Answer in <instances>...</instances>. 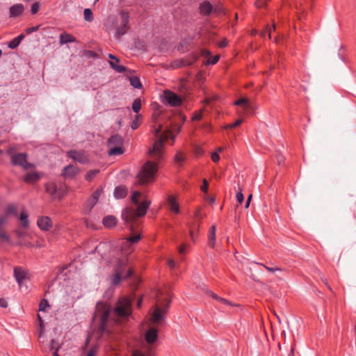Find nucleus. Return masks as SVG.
Here are the masks:
<instances>
[{"label":"nucleus","mask_w":356,"mask_h":356,"mask_svg":"<svg viewBox=\"0 0 356 356\" xmlns=\"http://www.w3.org/2000/svg\"><path fill=\"white\" fill-rule=\"evenodd\" d=\"M163 125L159 124L158 127L154 131L156 140L152 148L149 149V155L153 161H148L143 165L140 171L138 172V183L140 185H144L154 181L156 174L158 170V165L156 161H159L163 155L164 143L168 138L175 140V136L172 135V131L175 130L179 133L181 130L180 126L175 128H168L163 133Z\"/></svg>","instance_id":"f257e3e1"},{"label":"nucleus","mask_w":356,"mask_h":356,"mask_svg":"<svg viewBox=\"0 0 356 356\" xmlns=\"http://www.w3.org/2000/svg\"><path fill=\"white\" fill-rule=\"evenodd\" d=\"M140 196L141 193L140 192L134 191L131 196V200L137 206L136 209L127 207L122 211V219L126 223L133 222L138 218L145 215L151 202L148 200H143L141 203H139L138 198Z\"/></svg>","instance_id":"f03ea898"},{"label":"nucleus","mask_w":356,"mask_h":356,"mask_svg":"<svg viewBox=\"0 0 356 356\" xmlns=\"http://www.w3.org/2000/svg\"><path fill=\"white\" fill-rule=\"evenodd\" d=\"M114 263V273L111 280V285L117 286L122 280L131 277L133 270L128 266V259L127 257L116 259Z\"/></svg>","instance_id":"7ed1b4c3"},{"label":"nucleus","mask_w":356,"mask_h":356,"mask_svg":"<svg viewBox=\"0 0 356 356\" xmlns=\"http://www.w3.org/2000/svg\"><path fill=\"white\" fill-rule=\"evenodd\" d=\"M157 302L154 311L150 318L151 322L156 325L164 321L163 314L167 312L170 305V295L167 294L163 298V294L157 295Z\"/></svg>","instance_id":"20e7f679"},{"label":"nucleus","mask_w":356,"mask_h":356,"mask_svg":"<svg viewBox=\"0 0 356 356\" xmlns=\"http://www.w3.org/2000/svg\"><path fill=\"white\" fill-rule=\"evenodd\" d=\"M111 308L109 305L99 302L96 306V311L94 316V322L97 323L101 332L106 331V323L111 312Z\"/></svg>","instance_id":"39448f33"},{"label":"nucleus","mask_w":356,"mask_h":356,"mask_svg":"<svg viewBox=\"0 0 356 356\" xmlns=\"http://www.w3.org/2000/svg\"><path fill=\"white\" fill-rule=\"evenodd\" d=\"M129 13L125 11L120 12L118 17L113 19V24L115 29V35L118 38L123 35L129 29Z\"/></svg>","instance_id":"423d86ee"},{"label":"nucleus","mask_w":356,"mask_h":356,"mask_svg":"<svg viewBox=\"0 0 356 356\" xmlns=\"http://www.w3.org/2000/svg\"><path fill=\"white\" fill-rule=\"evenodd\" d=\"M114 312L118 317H128L131 314V300L127 298H120L116 304Z\"/></svg>","instance_id":"0eeeda50"},{"label":"nucleus","mask_w":356,"mask_h":356,"mask_svg":"<svg viewBox=\"0 0 356 356\" xmlns=\"http://www.w3.org/2000/svg\"><path fill=\"white\" fill-rule=\"evenodd\" d=\"M14 277L19 285V288L22 291H28L27 281L30 279V274L28 270L22 267H15L13 272Z\"/></svg>","instance_id":"6e6552de"},{"label":"nucleus","mask_w":356,"mask_h":356,"mask_svg":"<svg viewBox=\"0 0 356 356\" xmlns=\"http://www.w3.org/2000/svg\"><path fill=\"white\" fill-rule=\"evenodd\" d=\"M123 144V139L120 135L112 136L108 141V146L110 149L108 151L109 155H120L123 153L122 145Z\"/></svg>","instance_id":"1a4fd4ad"},{"label":"nucleus","mask_w":356,"mask_h":356,"mask_svg":"<svg viewBox=\"0 0 356 356\" xmlns=\"http://www.w3.org/2000/svg\"><path fill=\"white\" fill-rule=\"evenodd\" d=\"M102 193V189H97L92 195L88 200V201L85 203L83 209V212L85 214L88 213L93 207L97 204L99 197Z\"/></svg>","instance_id":"9d476101"},{"label":"nucleus","mask_w":356,"mask_h":356,"mask_svg":"<svg viewBox=\"0 0 356 356\" xmlns=\"http://www.w3.org/2000/svg\"><path fill=\"white\" fill-rule=\"evenodd\" d=\"M12 163L16 165H21L24 169L30 168L32 165L27 162L26 154L24 153L15 154L12 156Z\"/></svg>","instance_id":"9b49d317"},{"label":"nucleus","mask_w":356,"mask_h":356,"mask_svg":"<svg viewBox=\"0 0 356 356\" xmlns=\"http://www.w3.org/2000/svg\"><path fill=\"white\" fill-rule=\"evenodd\" d=\"M165 99L172 106H179L182 102L180 97L170 90L165 92Z\"/></svg>","instance_id":"f8f14e48"},{"label":"nucleus","mask_w":356,"mask_h":356,"mask_svg":"<svg viewBox=\"0 0 356 356\" xmlns=\"http://www.w3.org/2000/svg\"><path fill=\"white\" fill-rule=\"evenodd\" d=\"M234 105L241 106L245 113H249L254 110L253 104L248 98L242 97L238 99L234 102Z\"/></svg>","instance_id":"ddd939ff"},{"label":"nucleus","mask_w":356,"mask_h":356,"mask_svg":"<svg viewBox=\"0 0 356 356\" xmlns=\"http://www.w3.org/2000/svg\"><path fill=\"white\" fill-rule=\"evenodd\" d=\"M158 339V330L155 327H150L147 330L145 334V341L148 344H152L156 341Z\"/></svg>","instance_id":"4468645a"},{"label":"nucleus","mask_w":356,"mask_h":356,"mask_svg":"<svg viewBox=\"0 0 356 356\" xmlns=\"http://www.w3.org/2000/svg\"><path fill=\"white\" fill-rule=\"evenodd\" d=\"M67 155L69 157L81 163H85L88 161L87 157L86 156L85 154L82 152L71 150L67 152Z\"/></svg>","instance_id":"2eb2a0df"},{"label":"nucleus","mask_w":356,"mask_h":356,"mask_svg":"<svg viewBox=\"0 0 356 356\" xmlns=\"http://www.w3.org/2000/svg\"><path fill=\"white\" fill-rule=\"evenodd\" d=\"M37 224L38 227L44 231H48L52 227V222L50 218L47 216H43L38 220Z\"/></svg>","instance_id":"dca6fc26"},{"label":"nucleus","mask_w":356,"mask_h":356,"mask_svg":"<svg viewBox=\"0 0 356 356\" xmlns=\"http://www.w3.org/2000/svg\"><path fill=\"white\" fill-rule=\"evenodd\" d=\"M213 6L209 1H205L200 6V13L203 15H209L213 13Z\"/></svg>","instance_id":"f3484780"},{"label":"nucleus","mask_w":356,"mask_h":356,"mask_svg":"<svg viewBox=\"0 0 356 356\" xmlns=\"http://www.w3.org/2000/svg\"><path fill=\"white\" fill-rule=\"evenodd\" d=\"M78 172V169L73 165H69L64 168L62 175L65 177L72 178Z\"/></svg>","instance_id":"a211bd4d"},{"label":"nucleus","mask_w":356,"mask_h":356,"mask_svg":"<svg viewBox=\"0 0 356 356\" xmlns=\"http://www.w3.org/2000/svg\"><path fill=\"white\" fill-rule=\"evenodd\" d=\"M24 10V7L22 3H17L10 8V17H15L20 15Z\"/></svg>","instance_id":"6ab92c4d"},{"label":"nucleus","mask_w":356,"mask_h":356,"mask_svg":"<svg viewBox=\"0 0 356 356\" xmlns=\"http://www.w3.org/2000/svg\"><path fill=\"white\" fill-rule=\"evenodd\" d=\"M40 179V175L36 172H28L24 177V180L26 183L33 184Z\"/></svg>","instance_id":"aec40b11"},{"label":"nucleus","mask_w":356,"mask_h":356,"mask_svg":"<svg viewBox=\"0 0 356 356\" xmlns=\"http://www.w3.org/2000/svg\"><path fill=\"white\" fill-rule=\"evenodd\" d=\"M168 204L170 210L172 212L175 213H178L179 212V206L177 202L175 197H174L173 195L168 196Z\"/></svg>","instance_id":"412c9836"},{"label":"nucleus","mask_w":356,"mask_h":356,"mask_svg":"<svg viewBox=\"0 0 356 356\" xmlns=\"http://www.w3.org/2000/svg\"><path fill=\"white\" fill-rule=\"evenodd\" d=\"M103 225L107 228H112L117 224V218L113 216H107L103 219Z\"/></svg>","instance_id":"4be33fe9"},{"label":"nucleus","mask_w":356,"mask_h":356,"mask_svg":"<svg viewBox=\"0 0 356 356\" xmlns=\"http://www.w3.org/2000/svg\"><path fill=\"white\" fill-rule=\"evenodd\" d=\"M216 226L213 225L210 228L208 234V244L212 248H214L216 243Z\"/></svg>","instance_id":"5701e85b"},{"label":"nucleus","mask_w":356,"mask_h":356,"mask_svg":"<svg viewBox=\"0 0 356 356\" xmlns=\"http://www.w3.org/2000/svg\"><path fill=\"white\" fill-rule=\"evenodd\" d=\"M127 195V189L125 186H119L115 188L114 196L117 199H122Z\"/></svg>","instance_id":"b1692460"},{"label":"nucleus","mask_w":356,"mask_h":356,"mask_svg":"<svg viewBox=\"0 0 356 356\" xmlns=\"http://www.w3.org/2000/svg\"><path fill=\"white\" fill-rule=\"evenodd\" d=\"M76 39L72 35L67 33H63L60 35V43L61 44H66L67 42H75Z\"/></svg>","instance_id":"393cba45"},{"label":"nucleus","mask_w":356,"mask_h":356,"mask_svg":"<svg viewBox=\"0 0 356 356\" xmlns=\"http://www.w3.org/2000/svg\"><path fill=\"white\" fill-rule=\"evenodd\" d=\"M186 160L185 154L181 152L178 151L175 156V162L178 165H182L184 161Z\"/></svg>","instance_id":"a878e982"},{"label":"nucleus","mask_w":356,"mask_h":356,"mask_svg":"<svg viewBox=\"0 0 356 356\" xmlns=\"http://www.w3.org/2000/svg\"><path fill=\"white\" fill-rule=\"evenodd\" d=\"M142 118H143V116L140 114H137L135 116V118L132 121L131 124V127L132 129L134 130V129H136L138 128V127L140 126V124L141 123Z\"/></svg>","instance_id":"bb28decb"},{"label":"nucleus","mask_w":356,"mask_h":356,"mask_svg":"<svg viewBox=\"0 0 356 356\" xmlns=\"http://www.w3.org/2000/svg\"><path fill=\"white\" fill-rule=\"evenodd\" d=\"M0 242L8 244L12 243L10 236L3 229H0Z\"/></svg>","instance_id":"cd10ccee"},{"label":"nucleus","mask_w":356,"mask_h":356,"mask_svg":"<svg viewBox=\"0 0 356 356\" xmlns=\"http://www.w3.org/2000/svg\"><path fill=\"white\" fill-rule=\"evenodd\" d=\"M129 229L134 232V226L131 225ZM140 239V235L139 234L132 233V235L129 238L128 241L131 243H137Z\"/></svg>","instance_id":"c85d7f7f"},{"label":"nucleus","mask_w":356,"mask_h":356,"mask_svg":"<svg viewBox=\"0 0 356 356\" xmlns=\"http://www.w3.org/2000/svg\"><path fill=\"white\" fill-rule=\"evenodd\" d=\"M109 63L111 67L118 72H124L126 70L125 67L118 65L119 63H115V60H111Z\"/></svg>","instance_id":"c756f323"},{"label":"nucleus","mask_w":356,"mask_h":356,"mask_svg":"<svg viewBox=\"0 0 356 356\" xmlns=\"http://www.w3.org/2000/svg\"><path fill=\"white\" fill-rule=\"evenodd\" d=\"M46 191L51 195L56 193L57 187L54 183H49L46 185Z\"/></svg>","instance_id":"7c9ffc66"},{"label":"nucleus","mask_w":356,"mask_h":356,"mask_svg":"<svg viewBox=\"0 0 356 356\" xmlns=\"http://www.w3.org/2000/svg\"><path fill=\"white\" fill-rule=\"evenodd\" d=\"M19 220L21 221L22 225L24 227H29L28 214L26 212H22L20 214Z\"/></svg>","instance_id":"2f4dec72"},{"label":"nucleus","mask_w":356,"mask_h":356,"mask_svg":"<svg viewBox=\"0 0 356 356\" xmlns=\"http://www.w3.org/2000/svg\"><path fill=\"white\" fill-rule=\"evenodd\" d=\"M140 108L141 100L139 98L136 99L132 104V109L135 113H138L140 111Z\"/></svg>","instance_id":"473e14b6"},{"label":"nucleus","mask_w":356,"mask_h":356,"mask_svg":"<svg viewBox=\"0 0 356 356\" xmlns=\"http://www.w3.org/2000/svg\"><path fill=\"white\" fill-rule=\"evenodd\" d=\"M275 24H273L272 27H268V26H266L265 30H264L263 31H261L260 33V35H261V37H264L266 34H268L269 38H270L271 33L273 31H275Z\"/></svg>","instance_id":"72a5a7b5"},{"label":"nucleus","mask_w":356,"mask_h":356,"mask_svg":"<svg viewBox=\"0 0 356 356\" xmlns=\"http://www.w3.org/2000/svg\"><path fill=\"white\" fill-rule=\"evenodd\" d=\"M131 85L136 88H140L142 85L140 79L137 76H132L130 78Z\"/></svg>","instance_id":"f704fd0d"},{"label":"nucleus","mask_w":356,"mask_h":356,"mask_svg":"<svg viewBox=\"0 0 356 356\" xmlns=\"http://www.w3.org/2000/svg\"><path fill=\"white\" fill-rule=\"evenodd\" d=\"M84 19L87 22H91L93 19V15L90 8H86L83 11Z\"/></svg>","instance_id":"c9c22d12"},{"label":"nucleus","mask_w":356,"mask_h":356,"mask_svg":"<svg viewBox=\"0 0 356 356\" xmlns=\"http://www.w3.org/2000/svg\"><path fill=\"white\" fill-rule=\"evenodd\" d=\"M99 172V170H97V169H95V170H92L90 171H89L86 175V180L90 181L92 180V179Z\"/></svg>","instance_id":"e433bc0d"},{"label":"nucleus","mask_w":356,"mask_h":356,"mask_svg":"<svg viewBox=\"0 0 356 356\" xmlns=\"http://www.w3.org/2000/svg\"><path fill=\"white\" fill-rule=\"evenodd\" d=\"M238 191L237 192V193L236 195V197L237 202L239 204H241L244 200V196L242 193L243 188L239 186V184H238Z\"/></svg>","instance_id":"4c0bfd02"},{"label":"nucleus","mask_w":356,"mask_h":356,"mask_svg":"<svg viewBox=\"0 0 356 356\" xmlns=\"http://www.w3.org/2000/svg\"><path fill=\"white\" fill-rule=\"evenodd\" d=\"M6 216H17L16 207L13 205L8 206L6 211Z\"/></svg>","instance_id":"58836bf2"},{"label":"nucleus","mask_w":356,"mask_h":356,"mask_svg":"<svg viewBox=\"0 0 356 356\" xmlns=\"http://www.w3.org/2000/svg\"><path fill=\"white\" fill-rule=\"evenodd\" d=\"M224 12V8L220 3H218L213 6V13L220 15Z\"/></svg>","instance_id":"ea45409f"},{"label":"nucleus","mask_w":356,"mask_h":356,"mask_svg":"<svg viewBox=\"0 0 356 356\" xmlns=\"http://www.w3.org/2000/svg\"><path fill=\"white\" fill-rule=\"evenodd\" d=\"M210 293H211V297L213 298L216 299V300L220 301L222 303L225 304V305H230V303H229V302L228 300L219 297L218 296H217L216 294H215V293H213L212 292H210Z\"/></svg>","instance_id":"a19ab883"},{"label":"nucleus","mask_w":356,"mask_h":356,"mask_svg":"<svg viewBox=\"0 0 356 356\" xmlns=\"http://www.w3.org/2000/svg\"><path fill=\"white\" fill-rule=\"evenodd\" d=\"M243 122V120L238 119L234 123L225 126V129H232L241 125Z\"/></svg>","instance_id":"79ce46f5"},{"label":"nucleus","mask_w":356,"mask_h":356,"mask_svg":"<svg viewBox=\"0 0 356 356\" xmlns=\"http://www.w3.org/2000/svg\"><path fill=\"white\" fill-rule=\"evenodd\" d=\"M19 43L15 38H14L12 41H10L8 44V47L10 49H15L19 46Z\"/></svg>","instance_id":"37998d69"},{"label":"nucleus","mask_w":356,"mask_h":356,"mask_svg":"<svg viewBox=\"0 0 356 356\" xmlns=\"http://www.w3.org/2000/svg\"><path fill=\"white\" fill-rule=\"evenodd\" d=\"M49 303L47 302V300H42L41 302H40V311H44L45 310V308L47 307H49Z\"/></svg>","instance_id":"c03bdc74"},{"label":"nucleus","mask_w":356,"mask_h":356,"mask_svg":"<svg viewBox=\"0 0 356 356\" xmlns=\"http://www.w3.org/2000/svg\"><path fill=\"white\" fill-rule=\"evenodd\" d=\"M261 266H263L269 272H271V273H274L275 271H281L282 269L280 268H270V267H268L264 264H261Z\"/></svg>","instance_id":"a18cd8bd"},{"label":"nucleus","mask_w":356,"mask_h":356,"mask_svg":"<svg viewBox=\"0 0 356 356\" xmlns=\"http://www.w3.org/2000/svg\"><path fill=\"white\" fill-rule=\"evenodd\" d=\"M39 8H40V5L38 3H34L32 6H31V13L32 14H35L38 10H39Z\"/></svg>","instance_id":"49530a36"},{"label":"nucleus","mask_w":356,"mask_h":356,"mask_svg":"<svg viewBox=\"0 0 356 356\" xmlns=\"http://www.w3.org/2000/svg\"><path fill=\"white\" fill-rule=\"evenodd\" d=\"M219 56H216L214 57H210L208 60V63L209 64H216L219 60Z\"/></svg>","instance_id":"de8ad7c7"},{"label":"nucleus","mask_w":356,"mask_h":356,"mask_svg":"<svg viewBox=\"0 0 356 356\" xmlns=\"http://www.w3.org/2000/svg\"><path fill=\"white\" fill-rule=\"evenodd\" d=\"M267 1L268 0H257V1L255 2V5L258 8L263 7L266 4Z\"/></svg>","instance_id":"09e8293b"},{"label":"nucleus","mask_w":356,"mask_h":356,"mask_svg":"<svg viewBox=\"0 0 356 356\" xmlns=\"http://www.w3.org/2000/svg\"><path fill=\"white\" fill-rule=\"evenodd\" d=\"M58 347L59 348V346H58V343H57V341H56L55 340H51V344H50V349L51 350H54L55 351L56 350V348Z\"/></svg>","instance_id":"8fccbe9b"},{"label":"nucleus","mask_w":356,"mask_h":356,"mask_svg":"<svg viewBox=\"0 0 356 356\" xmlns=\"http://www.w3.org/2000/svg\"><path fill=\"white\" fill-rule=\"evenodd\" d=\"M9 216H6V213L0 217V227L3 225L8 220Z\"/></svg>","instance_id":"3c124183"},{"label":"nucleus","mask_w":356,"mask_h":356,"mask_svg":"<svg viewBox=\"0 0 356 356\" xmlns=\"http://www.w3.org/2000/svg\"><path fill=\"white\" fill-rule=\"evenodd\" d=\"M211 159L213 162L216 163L219 161L220 156L218 152H213L211 154Z\"/></svg>","instance_id":"603ef678"},{"label":"nucleus","mask_w":356,"mask_h":356,"mask_svg":"<svg viewBox=\"0 0 356 356\" xmlns=\"http://www.w3.org/2000/svg\"><path fill=\"white\" fill-rule=\"evenodd\" d=\"M18 238H21L26 236V233L21 230H16L15 232Z\"/></svg>","instance_id":"864d4df0"},{"label":"nucleus","mask_w":356,"mask_h":356,"mask_svg":"<svg viewBox=\"0 0 356 356\" xmlns=\"http://www.w3.org/2000/svg\"><path fill=\"white\" fill-rule=\"evenodd\" d=\"M39 29V26H33V27H30V28H28L26 30V32L27 34H30L34 31H38Z\"/></svg>","instance_id":"5fc2aeb1"},{"label":"nucleus","mask_w":356,"mask_h":356,"mask_svg":"<svg viewBox=\"0 0 356 356\" xmlns=\"http://www.w3.org/2000/svg\"><path fill=\"white\" fill-rule=\"evenodd\" d=\"M132 356H147L143 353L141 350H136L133 352Z\"/></svg>","instance_id":"6e6d98bb"},{"label":"nucleus","mask_w":356,"mask_h":356,"mask_svg":"<svg viewBox=\"0 0 356 356\" xmlns=\"http://www.w3.org/2000/svg\"><path fill=\"white\" fill-rule=\"evenodd\" d=\"M208 187H209V183L207 182V180L204 179L203 181V184L201 186V189H202V191L206 192L207 191V189H208Z\"/></svg>","instance_id":"4d7b16f0"},{"label":"nucleus","mask_w":356,"mask_h":356,"mask_svg":"<svg viewBox=\"0 0 356 356\" xmlns=\"http://www.w3.org/2000/svg\"><path fill=\"white\" fill-rule=\"evenodd\" d=\"M0 306L3 308H6L8 307V302L3 298H1Z\"/></svg>","instance_id":"13d9d810"},{"label":"nucleus","mask_w":356,"mask_h":356,"mask_svg":"<svg viewBox=\"0 0 356 356\" xmlns=\"http://www.w3.org/2000/svg\"><path fill=\"white\" fill-rule=\"evenodd\" d=\"M202 118V113H197L194 115L193 120H200Z\"/></svg>","instance_id":"bf43d9fd"},{"label":"nucleus","mask_w":356,"mask_h":356,"mask_svg":"<svg viewBox=\"0 0 356 356\" xmlns=\"http://www.w3.org/2000/svg\"><path fill=\"white\" fill-rule=\"evenodd\" d=\"M15 151V147H10L8 149V154L11 155V156L15 154H14V152Z\"/></svg>","instance_id":"052dcab7"},{"label":"nucleus","mask_w":356,"mask_h":356,"mask_svg":"<svg viewBox=\"0 0 356 356\" xmlns=\"http://www.w3.org/2000/svg\"><path fill=\"white\" fill-rule=\"evenodd\" d=\"M109 58H111L112 60H115V63H120V60L113 56V54H108Z\"/></svg>","instance_id":"680f3d73"},{"label":"nucleus","mask_w":356,"mask_h":356,"mask_svg":"<svg viewBox=\"0 0 356 356\" xmlns=\"http://www.w3.org/2000/svg\"><path fill=\"white\" fill-rule=\"evenodd\" d=\"M227 44V40H223L222 42H220L219 43L218 45H219L220 47L223 48V47H226Z\"/></svg>","instance_id":"e2e57ef3"},{"label":"nucleus","mask_w":356,"mask_h":356,"mask_svg":"<svg viewBox=\"0 0 356 356\" xmlns=\"http://www.w3.org/2000/svg\"><path fill=\"white\" fill-rule=\"evenodd\" d=\"M168 266H169V267H170V268H175V261H174L173 260H172V259H170V260L168 261Z\"/></svg>","instance_id":"0e129e2a"},{"label":"nucleus","mask_w":356,"mask_h":356,"mask_svg":"<svg viewBox=\"0 0 356 356\" xmlns=\"http://www.w3.org/2000/svg\"><path fill=\"white\" fill-rule=\"evenodd\" d=\"M96 351L95 349H91L87 354L86 356H95Z\"/></svg>","instance_id":"69168bd1"},{"label":"nucleus","mask_w":356,"mask_h":356,"mask_svg":"<svg viewBox=\"0 0 356 356\" xmlns=\"http://www.w3.org/2000/svg\"><path fill=\"white\" fill-rule=\"evenodd\" d=\"M202 54L205 57H210V52L207 50H202Z\"/></svg>","instance_id":"338daca9"},{"label":"nucleus","mask_w":356,"mask_h":356,"mask_svg":"<svg viewBox=\"0 0 356 356\" xmlns=\"http://www.w3.org/2000/svg\"><path fill=\"white\" fill-rule=\"evenodd\" d=\"M181 66H184V65H191L193 64V61H181Z\"/></svg>","instance_id":"774afa93"}]
</instances>
